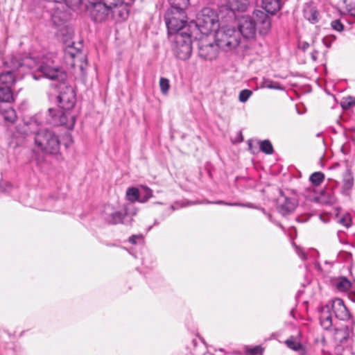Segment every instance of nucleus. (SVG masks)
<instances>
[{"label": "nucleus", "instance_id": "f257e3e1", "mask_svg": "<svg viewBox=\"0 0 355 355\" xmlns=\"http://www.w3.org/2000/svg\"><path fill=\"white\" fill-rule=\"evenodd\" d=\"M168 35L173 40V51L180 60L188 59L191 53V33L188 24H166Z\"/></svg>", "mask_w": 355, "mask_h": 355}, {"label": "nucleus", "instance_id": "f03ea898", "mask_svg": "<svg viewBox=\"0 0 355 355\" xmlns=\"http://www.w3.org/2000/svg\"><path fill=\"white\" fill-rule=\"evenodd\" d=\"M214 37L216 44H211L212 51L207 55V58L209 59H214L217 57L218 49L226 51H231L239 46L241 42L239 32L229 24L219 26L215 32Z\"/></svg>", "mask_w": 355, "mask_h": 355}, {"label": "nucleus", "instance_id": "7ed1b4c3", "mask_svg": "<svg viewBox=\"0 0 355 355\" xmlns=\"http://www.w3.org/2000/svg\"><path fill=\"white\" fill-rule=\"evenodd\" d=\"M35 146L45 155L58 156L60 155V140L59 136L48 128L40 129L35 132Z\"/></svg>", "mask_w": 355, "mask_h": 355}, {"label": "nucleus", "instance_id": "20e7f679", "mask_svg": "<svg viewBox=\"0 0 355 355\" xmlns=\"http://www.w3.org/2000/svg\"><path fill=\"white\" fill-rule=\"evenodd\" d=\"M201 22H218L220 20L223 22H232L236 19V11L233 10L230 6H227L223 1V6L220 7L218 14V19H215L214 12L212 10L209 8H204L201 10Z\"/></svg>", "mask_w": 355, "mask_h": 355}, {"label": "nucleus", "instance_id": "39448f33", "mask_svg": "<svg viewBox=\"0 0 355 355\" xmlns=\"http://www.w3.org/2000/svg\"><path fill=\"white\" fill-rule=\"evenodd\" d=\"M51 86L60 90L57 98L58 106L64 111L71 110L76 102V95L73 87L67 85L65 81L60 84H52Z\"/></svg>", "mask_w": 355, "mask_h": 355}, {"label": "nucleus", "instance_id": "423d86ee", "mask_svg": "<svg viewBox=\"0 0 355 355\" xmlns=\"http://www.w3.org/2000/svg\"><path fill=\"white\" fill-rule=\"evenodd\" d=\"M49 118L47 119V123L54 126L64 125L67 129L73 128L76 119L68 111H58L54 108L48 110Z\"/></svg>", "mask_w": 355, "mask_h": 355}, {"label": "nucleus", "instance_id": "0eeeda50", "mask_svg": "<svg viewBox=\"0 0 355 355\" xmlns=\"http://www.w3.org/2000/svg\"><path fill=\"white\" fill-rule=\"evenodd\" d=\"M11 64V69L1 73L0 86L10 87L16 81L17 71L25 65L24 60L16 58H12Z\"/></svg>", "mask_w": 355, "mask_h": 355}, {"label": "nucleus", "instance_id": "6e6552de", "mask_svg": "<svg viewBox=\"0 0 355 355\" xmlns=\"http://www.w3.org/2000/svg\"><path fill=\"white\" fill-rule=\"evenodd\" d=\"M334 340L336 342L334 352L337 355H343L345 349L348 348L347 343L349 340V329L348 326L340 328H335Z\"/></svg>", "mask_w": 355, "mask_h": 355}, {"label": "nucleus", "instance_id": "1a4fd4ad", "mask_svg": "<svg viewBox=\"0 0 355 355\" xmlns=\"http://www.w3.org/2000/svg\"><path fill=\"white\" fill-rule=\"evenodd\" d=\"M38 71L41 72L46 78L57 81V84H60L67 80V73L58 67H52L48 63L42 64Z\"/></svg>", "mask_w": 355, "mask_h": 355}, {"label": "nucleus", "instance_id": "9d476101", "mask_svg": "<svg viewBox=\"0 0 355 355\" xmlns=\"http://www.w3.org/2000/svg\"><path fill=\"white\" fill-rule=\"evenodd\" d=\"M171 8L166 12V17L167 19H171V15L177 14L178 16L175 17L180 20V22H187V16L184 10L189 4V0H168Z\"/></svg>", "mask_w": 355, "mask_h": 355}, {"label": "nucleus", "instance_id": "9b49d317", "mask_svg": "<svg viewBox=\"0 0 355 355\" xmlns=\"http://www.w3.org/2000/svg\"><path fill=\"white\" fill-rule=\"evenodd\" d=\"M104 218L109 224L116 225L118 223H123L130 225L132 218L128 213L127 209L123 211H116L110 214H105Z\"/></svg>", "mask_w": 355, "mask_h": 355}, {"label": "nucleus", "instance_id": "f8f14e48", "mask_svg": "<svg viewBox=\"0 0 355 355\" xmlns=\"http://www.w3.org/2000/svg\"><path fill=\"white\" fill-rule=\"evenodd\" d=\"M331 309L335 316L340 320H347L352 318V315L345 305L344 301L340 298L333 300Z\"/></svg>", "mask_w": 355, "mask_h": 355}, {"label": "nucleus", "instance_id": "ddd939ff", "mask_svg": "<svg viewBox=\"0 0 355 355\" xmlns=\"http://www.w3.org/2000/svg\"><path fill=\"white\" fill-rule=\"evenodd\" d=\"M102 0H67L68 6L80 12H85L101 3Z\"/></svg>", "mask_w": 355, "mask_h": 355}, {"label": "nucleus", "instance_id": "4468645a", "mask_svg": "<svg viewBox=\"0 0 355 355\" xmlns=\"http://www.w3.org/2000/svg\"><path fill=\"white\" fill-rule=\"evenodd\" d=\"M112 11L103 3L90 9V15L95 22H103L109 20Z\"/></svg>", "mask_w": 355, "mask_h": 355}, {"label": "nucleus", "instance_id": "2eb2a0df", "mask_svg": "<svg viewBox=\"0 0 355 355\" xmlns=\"http://www.w3.org/2000/svg\"><path fill=\"white\" fill-rule=\"evenodd\" d=\"M257 24H239L238 31L247 40L254 39L257 33Z\"/></svg>", "mask_w": 355, "mask_h": 355}, {"label": "nucleus", "instance_id": "dca6fc26", "mask_svg": "<svg viewBox=\"0 0 355 355\" xmlns=\"http://www.w3.org/2000/svg\"><path fill=\"white\" fill-rule=\"evenodd\" d=\"M297 201L294 198L284 197V202L279 206V212L282 215H286L294 211L297 207Z\"/></svg>", "mask_w": 355, "mask_h": 355}, {"label": "nucleus", "instance_id": "f3484780", "mask_svg": "<svg viewBox=\"0 0 355 355\" xmlns=\"http://www.w3.org/2000/svg\"><path fill=\"white\" fill-rule=\"evenodd\" d=\"M56 28L58 29L57 35L58 37H61L62 39L67 42L69 40H71L73 36V29L66 25L65 24H53Z\"/></svg>", "mask_w": 355, "mask_h": 355}, {"label": "nucleus", "instance_id": "a211bd4d", "mask_svg": "<svg viewBox=\"0 0 355 355\" xmlns=\"http://www.w3.org/2000/svg\"><path fill=\"white\" fill-rule=\"evenodd\" d=\"M227 6H230L235 11H245L249 5V0H223Z\"/></svg>", "mask_w": 355, "mask_h": 355}, {"label": "nucleus", "instance_id": "6ab92c4d", "mask_svg": "<svg viewBox=\"0 0 355 355\" xmlns=\"http://www.w3.org/2000/svg\"><path fill=\"white\" fill-rule=\"evenodd\" d=\"M262 3L265 10L271 15H274L281 8V0H263Z\"/></svg>", "mask_w": 355, "mask_h": 355}, {"label": "nucleus", "instance_id": "aec40b11", "mask_svg": "<svg viewBox=\"0 0 355 355\" xmlns=\"http://www.w3.org/2000/svg\"><path fill=\"white\" fill-rule=\"evenodd\" d=\"M319 13L316 8L312 6L306 5L303 10V17L304 20L315 21L318 19Z\"/></svg>", "mask_w": 355, "mask_h": 355}, {"label": "nucleus", "instance_id": "412c9836", "mask_svg": "<svg viewBox=\"0 0 355 355\" xmlns=\"http://www.w3.org/2000/svg\"><path fill=\"white\" fill-rule=\"evenodd\" d=\"M285 344L289 349L300 352V355H304L306 353L304 347L300 342L297 341L293 336L287 339L285 341Z\"/></svg>", "mask_w": 355, "mask_h": 355}, {"label": "nucleus", "instance_id": "4be33fe9", "mask_svg": "<svg viewBox=\"0 0 355 355\" xmlns=\"http://www.w3.org/2000/svg\"><path fill=\"white\" fill-rule=\"evenodd\" d=\"M0 113L6 121L14 123L17 119L15 110L10 106L6 108H3L0 106Z\"/></svg>", "mask_w": 355, "mask_h": 355}, {"label": "nucleus", "instance_id": "5701e85b", "mask_svg": "<svg viewBox=\"0 0 355 355\" xmlns=\"http://www.w3.org/2000/svg\"><path fill=\"white\" fill-rule=\"evenodd\" d=\"M12 92L9 87L0 86V102L11 103L13 101Z\"/></svg>", "mask_w": 355, "mask_h": 355}, {"label": "nucleus", "instance_id": "b1692460", "mask_svg": "<svg viewBox=\"0 0 355 355\" xmlns=\"http://www.w3.org/2000/svg\"><path fill=\"white\" fill-rule=\"evenodd\" d=\"M321 200L326 204H333L336 201V197L331 189L327 188L320 192Z\"/></svg>", "mask_w": 355, "mask_h": 355}, {"label": "nucleus", "instance_id": "393cba45", "mask_svg": "<svg viewBox=\"0 0 355 355\" xmlns=\"http://www.w3.org/2000/svg\"><path fill=\"white\" fill-rule=\"evenodd\" d=\"M336 289L341 292H346L352 287V283L345 277H339L334 283Z\"/></svg>", "mask_w": 355, "mask_h": 355}, {"label": "nucleus", "instance_id": "a878e982", "mask_svg": "<svg viewBox=\"0 0 355 355\" xmlns=\"http://www.w3.org/2000/svg\"><path fill=\"white\" fill-rule=\"evenodd\" d=\"M268 16L262 10H257L252 13L249 22H267Z\"/></svg>", "mask_w": 355, "mask_h": 355}, {"label": "nucleus", "instance_id": "bb28decb", "mask_svg": "<svg viewBox=\"0 0 355 355\" xmlns=\"http://www.w3.org/2000/svg\"><path fill=\"white\" fill-rule=\"evenodd\" d=\"M126 196L129 201L133 202L135 201L139 202L140 199V191L135 187L128 188L126 191Z\"/></svg>", "mask_w": 355, "mask_h": 355}, {"label": "nucleus", "instance_id": "cd10ccee", "mask_svg": "<svg viewBox=\"0 0 355 355\" xmlns=\"http://www.w3.org/2000/svg\"><path fill=\"white\" fill-rule=\"evenodd\" d=\"M258 143L259 144L260 150L262 153L266 155H271L273 153L274 148L270 140L265 139L263 141H259Z\"/></svg>", "mask_w": 355, "mask_h": 355}, {"label": "nucleus", "instance_id": "c85d7f7f", "mask_svg": "<svg viewBox=\"0 0 355 355\" xmlns=\"http://www.w3.org/2000/svg\"><path fill=\"white\" fill-rule=\"evenodd\" d=\"M324 178L323 173L320 171L314 172L310 175L309 180L313 186L318 187L324 180Z\"/></svg>", "mask_w": 355, "mask_h": 355}, {"label": "nucleus", "instance_id": "c756f323", "mask_svg": "<svg viewBox=\"0 0 355 355\" xmlns=\"http://www.w3.org/2000/svg\"><path fill=\"white\" fill-rule=\"evenodd\" d=\"M320 324L325 330H329L332 327L331 314L328 312L323 313L320 317Z\"/></svg>", "mask_w": 355, "mask_h": 355}, {"label": "nucleus", "instance_id": "7c9ffc66", "mask_svg": "<svg viewBox=\"0 0 355 355\" xmlns=\"http://www.w3.org/2000/svg\"><path fill=\"white\" fill-rule=\"evenodd\" d=\"M114 13L119 17V20L125 21L128 19L129 15V10L125 5L122 4V6L116 8Z\"/></svg>", "mask_w": 355, "mask_h": 355}, {"label": "nucleus", "instance_id": "2f4dec72", "mask_svg": "<svg viewBox=\"0 0 355 355\" xmlns=\"http://www.w3.org/2000/svg\"><path fill=\"white\" fill-rule=\"evenodd\" d=\"M140 199L139 202L144 203L146 202L152 196L153 191L146 186H142L140 191Z\"/></svg>", "mask_w": 355, "mask_h": 355}, {"label": "nucleus", "instance_id": "473e14b6", "mask_svg": "<svg viewBox=\"0 0 355 355\" xmlns=\"http://www.w3.org/2000/svg\"><path fill=\"white\" fill-rule=\"evenodd\" d=\"M340 104L343 110H349V108L355 106V97L348 96L343 98Z\"/></svg>", "mask_w": 355, "mask_h": 355}, {"label": "nucleus", "instance_id": "72a5a7b5", "mask_svg": "<svg viewBox=\"0 0 355 355\" xmlns=\"http://www.w3.org/2000/svg\"><path fill=\"white\" fill-rule=\"evenodd\" d=\"M354 185V178L351 173H347L343 179V189L344 191L350 190Z\"/></svg>", "mask_w": 355, "mask_h": 355}, {"label": "nucleus", "instance_id": "f704fd0d", "mask_svg": "<svg viewBox=\"0 0 355 355\" xmlns=\"http://www.w3.org/2000/svg\"><path fill=\"white\" fill-rule=\"evenodd\" d=\"M102 3L112 11L113 8L122 6L123 0H103Z\"/></svg>", "mask_w": 355, "mask_h": 355}, {"label": "nucleus", "instance_id": "c9c22d12", "mask_svg": "<svg viewBox=\"0 0 355 355\" xmlns=\"http://www.w3.org/2000/svg\"><path fill=\"white\" fill-rule=\"evenodd\" d=\"M159 87L162 93L166 94L170 88L169 80L166 78L162 77L159 80Z\"/></svg>", "mask_w": 355, "mask_h": 355}, {"label": "nucleus", "instance_id": "e433bc0d", "mask_svg": "<svg viewBox=\"0 0 355 355\" xmlns=\"http://www.w3.org/2000/svg\"><path fill=\"white\" fill-rule=\"evenodd\" d=\"M252 94V92L249 89H243L239 93V99L241 102H246L250 96Z\"/></svg>", "mask_w": 355, "mask_h": 355}, {"label": "nucleus", "instance_id": "4c0bfd02", "mask_svg": "<svg viewBox=\"0 0 355 355\" xmlns=\"http://www.w3.org/2000/svg\"><path fill=\"white\" fill-rule=\"evenodd\" d=\"M265 86L267 88H269V89H277V90H280V89H282V87L281 86V85L277 83V82H274L272 80H266L265 82Z\"/></svg>", "mask_w": 355, "mask_h": 355}, {"label": "nucleus", "instance_id": "58836bf2", "mask_svg": "<svg viewBox=\"0 0 355 355\" xmlns=\"http://www.w3.org/2000/svg\"><path fill=\"white\" fill-rule=\"evenodd\" d=\"M245 355H262V348L259 346H256L248 349L245 352Z\"/></svg>", "mask_w": 355, "mask_h": 355}, {"label": "nucleus", "instance_id": "ea45409f", "mask_svg": "<svg viewBox=\"0 0 355 355\" xmlns=\"http://www.w3.org/2000/svg\"><path fill=\"white\" fill-rule=\"evenodd\" d=\"M143 236L141 234H134L130 236L128 241L130 243L136 245L143 241Z\"/></svg>", "mask_w": 355, "mask_h": 355}, {"label": "nucleus", "instance_id": "a19ab883", "mask_svg": "<svg viewBox=\"0 0 355 355\" xmlns=\"http://www.w3.org/2000/svg\"><path fill=\"white\" fill-rule=\"evenodd\" d=\"M211 44H212L210 43L209 44L203 45L202 46H201V51L203 52H205L204 54L201 53V57L204 56L205 59H206V60H212V59L207 58V55L210 54L212 51L211 48Z\"/></svg>", "mask_w": 355, "mask_h": 355}, {"label": "nucleus", "instance_id": "79ce46f5", "mask_svg": "<svg viewBox=\"0 0 355 355\" xmlns=\"http://www.w3.org/2000/svg\"><path fill=\"white\" fill-rule=\"evenodd\" d=\"M334 40L335 37L327 36L323 38L322 42L326 47L330 48Z\"/></svg>", "mask_w": 355, "mask_h": 355}, {"label": "nucleus", "instance_id": "37998d69", "mask_svg": "<svg viewBox=\"0 0 355 355\" xmlns=\"http://www.w3.org/2000/svg\"><path fill=\"white\" fill-rule=\"evenodd\" d=\"M350 221H351V220L348 216H343V217L340 218L338 220L339 223L342 224L343 225H344L347 227H349L351 225Z\"/></svg>", "mask_w": 355, "mask_h": 355}, {"label": "nucleus", "instance_id": "c03bdc74", "mask_svg": "<svg viewBox=\"0 0 355 355\" xmlns=\"http://www.w3.org/2000/svg\"><path fill=\"white\" fill-rule=\"evenodd\" d=\"M178 16V15L177 14L174 13L173 15H171V19H167L166 17V13H165L164 14V19H165L166 22H180V20L175 18Z\"/></svg>", "mask_w": 355, "mask_h": 355}, {"label": "nucleus", "instance_id": "a18cd8bd", "mask_svg": "<svg viewBox=\"0 0 355 355\" xmlns=\"http://www.w3.org/2000/svg\"><path fill=\"white\" fill-rule=\"evenodd\" d=\"M334 29L338 31H342L344 29L343 24H331Z\"/></svg>", "mask_w": 355, "mask_h": 355}, {"label": "nucleus", "instance_id": "49530a36", "mask_svg": "<svg viewBox=\"0 0 355 355\" xmlns=\"http://www.w3.org/2000/svg\"><path fill=\"white\" fill-rule=\"evenodd\" d=\"M309 47V43L307 42H302L299 44V48L303 51H305Z\"/></svg>", "mask_w": 355, "mask_h": 355}, {"label": "nucleus", "instance_id": "de8ad7c7", "mask_svg": "<svg viewBox=\"0 0 355 355\" xmlns=\"http://www.w3.org/2000/svg\"><path fill=\"white\" fill-rule=\"evenodd\" d=\"M263 25H266V27H264V31H262V30H260L259 31V33L261 35H264L266 33H268V31L270 29V24H269V23H267V24H262Z\"/></svg>", "mask_w": 355, "mask_h": 355}, {"label": "nucleus", "instance_id": "09e8293b", "mask_svg": "<svg viewBox=\"0 0 355 355\" xmlns=\"http://www.w3.org/2000/svg\"><path fill=\"white\" fill-rule=\"evenodd\" d=\"M10 184L7 182H1L0 183V193L3 192L7 190V187H9Z\"/></svg>", "mask_w": 355, "mask_h": 355}, {"label": "nucleus", "instance_id": "8fccbe9b", "mask_svg": "<svg viewBox=\"0 0 355 355\" xmlns=\"http://www.w3.org/2000/svg\"><path fill=\"white\" fill-rule=\"evenodd\" d=\"M80 68V70H81L82 75L83 76H85L86 72H85L84 66L82 64Z\"/></svg>", "mask_w": 355, "mask_h": 355}, {"label": "nucleus", "instance_id": "3c124183", "mask_svg": "<svg viewBox=\"0 0 355 355\" xmlns=\"http://www.w3.org/2000/svg\"><path fill=\"white\" fill-rule=\"evenodd\" d=\"M245 206L247 207H249V208L259 209L257 207L253 205V204H252V203H248Z\"/></svg>", "mask_w": 355, "mask_h": 355}, {"label": "nucleus", "instance_id": "603ef678", "mask_svg": "<svg viewBox=\"0 0 355 355\" xmlns=\"http://www.w3.org/2000/svg\"><path fill=\"white\" fill-rule=\"evenodd\" d=\"M318 53V51H314V52H313L311 53V58L313 60H316L317 58L315 56V54Z\"/></svg>", "mask_w": 355, "mask_h": 355}, {"label": "nucleus", "instance_id": "864d4df0", "mask_svg": "<svg viewBox=\"0 0 355 355\" xmlns=\"http://www.w3.org/2000/svg\"><path fill=\"white\" fill-rule=\"evenodd\" d=\"M349 298L353 302H355V295L354 294H349Z\"/></svg>", "mask_w": 355, "mask_h": 355}, {"label": "nucleus", "instance_id": "5fc2aeb1", "mask_svg": "<svg viewBox=\"0 0 355 355\" xmlns=\"http://www.w3.org/2000/svg\"><path fill=\"white\" fill-rule=\"evenodd\" d=\"M44 161V157H42L41 159H38L37 161V164H40L41 162H43Z\"/></svg>", "mask_w": 355, "mask_h": 355}, {"label": "nucleus", "instance_id": "6e6d98bb", "mask_svg": "<svg viewBox=\"0 0 355 355\" xmlns=\"http://www.w3.org/2000/svg\"><path fill=\"white\" fill-rule=\"evenodd\" d=\"M193 343L194 346H196H196H197V344H198L197 340H193Z\"/></svg>", "mask_w": 355, "mask_h": 355}, {"label": "nucleus", "instance_id": "4d7b16f0", "mask_svg": "<svg viewBox=\"0 0 355 355\" xmlns=\"http://www.w3.org/2000/svg\"><path fill=\"white\" fill-rule=\"evenodd\" d=\"M195 25H196V27L198 29H200V24L196 23V24H195Z\"/></svg>", "mask_w": 355, "mask_h": 355}, {"label": "nucleus", "instance_id": "13d9d810", "mask_svg": "<svg viewBox=\"0 0 355 355\" xmlns=\"http://www.w3.org/2000/svg\"><path fill=\"white\" fill-rule=\"evenodd\" d=\"M302 259H306V256L304 253H302Z\"/></svg>", "mask_w": 355, "mask_h": 355}, {"label": "nucleus", "instance_id": "bf43d9fd", "mask_svg": "<svg viewBox=\"0 0 355 355\" xmlns=\"http://www.w3.org/2000/svg\"><path fill=\"white\" fill-rule=\"evenodd\" d=\"M195 203H196V202H189L188 205H191V204H195Z\"/></svg>", "mask_w": 355, "mask_h": 355}, {"label": "nucleus", "instance_id": "052dcab7", "mask_svg": "<svg viewBox=\"0 0 355 355\" xmlns=\"http://www.w3.org/2000/svg\"><path fill=\"white\" fill-rule=\"evenodd\" d=\"M333 22L338 23V22H340V20H339V19H336V20H335V21H334Z\"/></svg>", "mask_w": 355, "mask_h": 355}, {"label": "nucleus", "instance_id": "680f3d73", "mask_svg": "<svg viewBox=\"0 0 355 355\" xmlns=\"http://www.w3.org/2000/svg\"><path fill=\"white\" fill-rule=\"evenodd\" d=\"M248 145H249V147H250V148H251V147H252V144H251V143H250V141H248Z\"/></svg>", "mask_w": 355, "mask_h": 355}, {"label": "nucleus", "instance_id": "e2e57ef3", "mask_svg": "<svg viewBox=\"0 0 355 355\" xmlns=\"http://www.w3.org/2000/svg\"><path fill=\"white\" fill-rule=\"evenodd\" d=\"M55 15H54V16H53V18H55ZM53 23H55V19H53Z\"/></svg>", "mask_w": 355, "mask_h": 355}, {"label": "nucleus", "instance_id": "0e129e2a", "mask_svg": "<svg viewBox=\"0 0 355 355\" xmlns=\"http://www.w3.org/2000/svg\"><path fill=\"white\" fill-rule=\"evenodd\" d=\"M64 146H65L66 148L69 147V144H64Z\"/></svg>", "mask_w": 355, "mask_h": 355}, {"label": "nucleus", "instance_id": "69168bd1", "mask_svg": "<svg viewBox=\"0 0 355 355\" xmlns=\"http://www.w3.org/2000/svg\"><path fill=\"white\" fill-rule=\"evenodd\" d=\"M280 194H281L282 196H284V193H283V191H282V190L280 191Z\"/></svg>", "mask_w": 355, "mask_h": 355}, {"label": "nucleus", "instance_id": "338daca9", "mask_svg": "<svg viewBox=\"0 0 355 355\" xmlns=\"http://www.w3.org/2000/svg\"><path fill=\"white\" fill-rule=\"evenodd\" d=\"M279 226L281 228H283V226H282L281 224H279Z\"/></svg>", "mask_w": 355, "mask_h": 355}, {"label": "nucleus", "instance_id": "774afa93", "mask_svg": "<svg viewBox=\"0 0 355 355\" xmlns=\"http://www.w3.org/2000/svg\"><path fill=\"white\" fill-rule=\"evenodd\" d=\"M212 24V25H215L216 24H215V23H213V24ZM218 24L219 25L220 24Z\"/></svg>", "mask_w": 355, "mask_h": 355}]
</instances>
